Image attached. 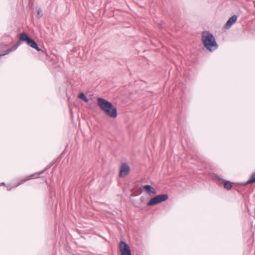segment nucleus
<instances>
[{"label": "nucleus", "mask_w": 255, "mask_h": 255, "mask_svg": "<svg viewBox=\"0 0 255 255\" xmlns=\"http://www.w3.org/2000/svg\"><path fill=\"white\" fill-rule=\"evenodd\" d=\"M22 42H25L28 46L35 49L36 51L38 52L41 51L42 54H45L47 56V52L40 49L36 41L25 32H22L20 33L18 36V40L17 41V42L15 44H14L12 47L8 49L7 50L5 51L3 53L0 54V56H2L7 55L10 52L16 50Z\"/></svg>", "instance_id": "nucleus-1"}, {"label": "nucleus", "mask_w": 255, "mask_h": 255, "mask_svg": "<svg viewBox=\"0 0 255 255\" xmlns=\"http://www.w3.org/2000/svg\"><path fill=\"white\" fill-rule=\"evenodd\" d=\"M97 104L107 116L113 119L117 117V109L111 102L103 98H98Z\"/></svg>", "instance_id": "nucleus-2"}, {"label": "nucleus", "mask_w": 255, "mask_h": 255, "mask_svg": "<svg viewBox=\"0 0 255 255\" xmlns=\"http://www.w3.org/2000/svg\"><path fill=\"white\" fill-rule=\"evenodd\" d=\"M202 40L204 47L208 51L212 52L218 48V45L213 34L209 31L203 32Z\"/></svg>", "instance_id": "nucleus-3"}, {"label": "nucleus", "mask_w": 255, "mask_h": 255, "mask_svg": "<svg viewBox=\"0 0 255 255\" xmlns=\"http://www.w3.org/2000/svg\"><path fill=\"white\" fill-rule=\"evenodd\" d=\"M168 199V195L165 194H160L152 198L147 203V206H152L157 204L165 201Z\"/></svg>", "instance_id": "nucleus-4"}, {"label": "nucleus", "mask_w": 255, "mask_h": 255, "mask_svg": "<svg viewBox=\"0 0 255 255\" xmlns=\"http://www.w3.org/2000/svg\"><path fill=\"white\" fill-rule=\"evenodd\" d=\"M119 248L121 255H131L129 246L124 241H121L119 244Z\"/></svg>", "instance_id": "nucleus-5"}, {"label": "nucleus", "mask_w": 255, "mask_h": 255, "mask_svg": "<svg viewBox=\"0 0 255 255\" xmlns=\"http://www.w3.org/2000/svg\"><path fill=\"white\" fill-rule=\"evenodd\" d=\"M49 167H46L44 170H43L42 171H41L40 172L35 173L32 174L31 175L27 176L25 177V178H24L23 179H21V180H20L18 181V182L17 183V184L15 187H17L18 186H19V185H20L21 184H22L24 183L25 182H26V181H27L28 180H31L32 179H34V178H37V177L35 176L36 175H40V174H42Z\"/></svg>", "instance_id": "nucleus-6"}, {"label": "nucleus", "mask_w": 255, "mask_h": 255, "mask_svg": "<svg viewBox=\"0 0 255 255\" xmlns=\"http://www.w3.org/2000/svg\"><path fill=\"white\" fill-rule=\"evenodd\" d=\"M216 179L220 182V184L223 185L224 188L227 190H231L233 187V184L239 185V183H233L230 181L224 179L220 177L219 176H217Z\"/></svg>", "instance_id": "nucleus-7"}, {"label": "nucleus", "mask_w": 255, "mask_h": 255, "mask_svg": "<svg viewBox=\"0 0 255 255\" xmlns=\"http://www.w3.org/2000/svg\"><path fill=\"white\" fill-rule=\"evenodd\" d=\"M130 168L126 163H123L120 169L119 176L122 178L126 177L129 173Z\"/></svg>", "instance_id": "nucleus-8"}, {"label": "nucleus", "mask_w": 255, "mask_h": 255, "mask_svg": "<svg viewBox=\"0 0 255 255\" xmlns=\"http://www.w3.org/2000/svg\"><path fill=\"white\" fill-rule=\"evenodd\" d=\"M237 18L238 16L236 15H233L230 18H229V19L224 25V28H229L234 23L236 22Z\"/></svg>", "instance_id": "nucleus-9"}, {"label": "nucleus", "mask_w": 255, "mask_h": 255, "mask_svg": "<svg viewBox=\"0 0 255 255\" xmlns=\"http://www.w3.org/2000/svg\"><path fill=\"white\" fill-rule=\"evenodd\" d=\"M143 189L144 191L146 192L148 194H155L156 193L155 189L150 185H145L143 186Z\"/></svg>", "instance_id": "nucleus-10"}, {"label": "nucleus", "mask_w": 255, "mask_h": 255, "mask_svg": "<svg viewBox=\"0 0 255 255\" xmlns=\"http://www.w3.org/2000/svg\"><path fill=\"white\" fill-rule=\"evenodd\" d=\"M255 183V172H253L251 174V175L250 177V179L248 181H247V182H246L245 183H239V184H240V185L246 186L247 185L252 184Z\"/></svg>", "instance_id": "nucleus-11"}, {"label": "nucleus", "mask_w": 255, "mask_h": 255, "mask_svg": "<svg viewBox=\"0 0 255 255\" xmlns=\"http://www.w3.org/2000/svg\"><path fill=\"white\" fill-rule=\"evenodd\" d=\"M78 97L84 101L86 103H88L89 102V99L87 98L86 96L84 93L81 92L79 94Z\"/></svg>", "instance_id": "nucleus-12"}, {"label": "nucleus", "mask_w": 255, "mask_h": 255, "mask_svg": "<svg viewBox=\"0 0 255 255\" xmlns=\"http://www.w3.org/2000/svg\"><path fill=\"white\" fill-rule=\"evenodd\" d=\"M132 204L134 205V206L136 208H141V205L140 203L137 202L134 200L132 201Z\"/></svg>", "instance_id": "nucleus-13"}, {"label": "nucleus", "mask_w": 255, "mask_h": 255, "mask_svg": "<svg viewBox=\"0 0 255 255\" xmlns=\"http://www.w3.org/2000/svg\"><path fill=\"white\" fill-rule=\"evenodd\" d=\"M43 16L42 10L41 9H38L37 10V17L38 18H41Z\"/></svg>", "instance_id": "nucleus-14"}, {"label": "nucleus", "mask_w": 255, "mask_h": 255, "mask_svg": "<svg viewBox=\"0 0 255 255\" xmlns=\"http://www.w3.org/2000/svg\"><path fill=\"white\" fill-rule=\"evenodd\" d=\"M144 197H143V196H141L140 197V203L141 204V205H142V204H144Z\"/></svg>", "instance_id": "nucleus-15"}, {"label": "nucleus", "mask_w": 255, "mask_h": 255, "mask_svg": "<svg viewBox=\"0 0 255 255\" xmlns=\"http://www.w3.org/2000/svg\"><path fill=\"white\" fill-rule=\"evenodd\" d=\"M234 189L236 190L238 193L241 194V191L236 186L234 187Z\"/></svg>", "instance_id": "nucleus-16"}, {"label": "nucleus", "mask_w": 255, "mask_h": 255, "mask_svg": "<svg viewBox=\"0 0 255 255\" xmlns=\"http://www.w3.org/2000/svg\"><path fill=\"white\" fill-rule=\"evenodd\" d=\"M159 27L160 28H162L163 27L162 26L161 24H159Z\"/></svg>", "instance_id": "nucleus-17"}, {"label": "nucleus", "mask_w": 255, "mask_h": 255, "mask_svg": "<svg viewBox=\"0 0 255 255\" xmlns=\"http://www.w3.org/2000/svg\"><path fill=\"white\" fill-rule=\"evenodd\" d=\"M1 185H4L5 184H4V183L2 182V183H1Z\"/></svg>", "instance_id": "nucleus-18"}]
</instances>
